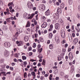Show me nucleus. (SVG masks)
Masks as SVG:
<instances>
[{
    "mask_svg": "<svg viewBox=\"0 0 80 80\" xmlns=\"http://www.w3.org/2000/svg\"><path fill=\"white\" fill-rule=\"evenodd\" d=\"M27 5L28 8H30L31 9H32V8H33V6L31 2H28L27 3Z\"/></svg>",
    "mask_w": 80,
    "mask_h": 80,
    "instance_id": "f257e3e1",
    "label": "nucleus"
},
{
    "mask_svg": "<svg viewBox=\"0 0 80 80\" xmlns=\"http://www.w3.org/2000/svg\"><path fill=\"white\" fill-rule=\"evenodd\" d=\"M53 18L56 20H58L59 17V15L58 13H55L53 15Z\"/></svg>",
    "mask_w": 80,
    "mask_h": 80,
    "instance_id": "f03ea898",
    "label": "nucleus"
},
{
    "mask_svg": "<svg viewBox=\"0 0 80 80\" xmlns=\"http://www.w3.org/2000/svg\"><path fill=\"white\" fill-rule=\"evenodd\" d=\"M0 72H1V73H4V74L3 75V76H6V74H5V73H6V72H5V70L4 68H1L0 69Z\"/></svg>",
    "mask_w": 80,
    "mask_h": 80,
    "instance_id": "7ed1b4c3",
    "label": "nucleus"
},
{
    "mask_svg": "<svg viewBox=\"0 0 80 80\" xmlns=\"http://www.w3.org/2000/svg\"><path fill=\"white\" fill-rule=\"evenodd\" d=\"M10 43L8 42H6L4 43V47L7 48H9L10 47Z\"/></svg>",
    "mask_w": 80,
    "mask_h": 80,
    "instance_id": "20e7f679",
    "label": "nucleus"
},
{
    "mask_svg": "<svg viewBox=\"0 0 80 80\" xmlns=\"http://www.w3.org/2000/svg\"><path fill=\"white\" fill-rule=\"evenodd\" d=\"M61 35L62 38H64L65 37V31L64 30L61 31Z\"/></svg>",
    "mask_w": 80,
    "mask_h": 80,
    "instance_id": "39448f33",
    "label": "nucleus"
},
{
    "mask_svg": "<svg viewBox=\"0 0 80 80\" xmlns=\"http://www.w3.org/2000/svg\"><path fill=\"white\" fill-rule=\"evenodd\" d=\"M45 15L46 16H48L50 14V10L48 9L45 13Z\"/></svg>",
    "mask_w": 80,
    "mask_h": 80,
    "instance_id": "423d86ee",
    "label": "nucleus"
},
{
    "mask_svg": "<svg viewBox=\"0 0 80 80\" xmlns=\"http://www.w3.org/2000/svg\"><path fill=\"white\" fill-rule=\"evenodd\" d=\"M78 38H75L73 41V44H74V45H76V44H77V43H78Z\"/></svg>",
    "mask_w": 80,
    "mask_h": 80,
    "instance_id": "0eeeda50",
    "label": "nucleus"
},
{
    "mask_svg": "<svg viewBox=\"0 0 80 80\" xmlns=\"http://www.w3.org/2000/svg\"><path fill=\"white\" fill-rule=\"evenodd\" d=\"M69 58L70 60H72L73 59V55H72V52H69Z\"/></svg>",
    "mask_w": 80,
    "mask_h": 80,
    "instance_id": "6e6552de",
    "label": "nucleus"
},
{
    "mask_svg": "<svg viewBox=\"0 0 80 80\" xmlns=\"http://www.w3.org/2000/svg\"><path fill=\"white\" fill-rule=\"evenodd\" d=\"M47 23L46 22H44L43 23V24H42V28H46L47 27Z\"/></svg>",
    "mask_w": 80,
    "mask_h": 80,
    "instance_id": "1a4fd4ad",
    "label": "nucleus"
},
{
    "mask_svg": "<svg viewBox=\"0 0 80 80\" xmlns=\"http://www.w3.org/2000/svg\"><path fill=\"white\" fill-rule=\"evenodd\" d=\"M41 8L42 10H44L45 9V6L44 4H41L40 7Z\"/></svg>",
    "mask_w": 80,
    "mask_h": 80,
    "instance_id": "9d476101",
    "label": "nucleus"
},
{
    "mask_svg": "<svg viewBox=\"0 0 80 80\" xmlns=\"http://www.w3.org/2000/svg\"><path fill=\"white\" fill-rule=\"evenodd\" d=\"M31 25V24L30 23V21H28L27 22V24H26L25 27L26 28L27 27H30V25Z\"/></svg>",
    "mask_w": 80,
    "mask_h": 80,
    "instance_id": "9b49d317",
    "label": "nucleus"
},
{
    "mask_svg": "<svg viewBox=\"0 0 80 80\" xmlns=\"http://www.w3.org/2000/svg\"><path fill=\"white\" fill-rule=\"evenodd\" d=\"M57 13H62V10L60 8H58L57 10Z\"/></svg>",
    "mask_w": 80,
    "mask_h": 80,
    "instance_id": "f8f14e48",
    "label": "nucleus"
},
{
    "mask_svg": "<svg viewBox=\"0 0 80 80\" xmlns=\"http://www.w3.org/2000/svg\"><path fill=\"white\" fill-rule=\"evenodd\" d=\"M4 55L6 57L9 55V53L7 51H5L4 52Z\"/></svg>",
    "mask_w": 80,
    "mask_h": 80,
    "instance_id": "ddd939ff",
    "label": "nucleus"
},
{
    "mask_svg": "<svg viewBox=\"0 0 80 80\" xmlns=\"http://www.w3.org/2000/svg\"><path fill=\"white\" fill-rule=\"evenodd\" d=\"M55 25L56 29H57L60 28V24H59L58 23H56Z\"/></svg>",
    "mask_w": 80,
    "mask_h": 80,
    "instance_id": "4468645a",
    "label": "nucleus"
},
{
    "mask_svg": "<svg viewBox=\"0 0 80 80\" xmlns=\"http://www.w3.org/2000/svg\"><path fill=\"white\" fill-rule=\"evenodd\" d=\"M23 42L22 41H20L19 43L18 44V46H23Z\"/></svg>",
    "mask_w": 80,
    "mask_h": 80,
    "instance_id": "2eb2a0df",
    "label": "nucleus"
},
{
    "mask_svg": "<svg viewBox=\"0 0 80 80\" xmlns=\"http://www.w3.org/2000/svg\"><path fill=\"white\" fill-rule=\"evenodd\" d=\"M28 37L26 36L24 37V40L25 42H28Z\"/></svg>",
    "mask_w": 80,
    "mask_h": 80,
    "instance_id": "dca6fc26",
    "label": "nucleus"
},
{
    "mask_svg": "<svg viewBox=\"0 0 80 80\" xmlns=\"http://www.w3.org/2000/svg\"><path fill=\"white\" fill-rule=\"evenodd\" d=\"M62 56H58V61H61V60H62Z\"/></svg>",
    "mask_w": 80,
    "mask_h": 80,
    "instance_id": "f3484780",
    "label": "nucleus"
},
{
    "mask_svg": "<svg viewBox=\"0 0 80 80\" xmlns=\"http://www.w3.org/2000/svg\"><path fill=\"white\" fill-rule=\"evenodd\" d=\"M55 39L56 42H58L59 40V38L58 36H56L55 38Z\"/></svg>",
    "mask_w": 80,
    "mask_h": 80,
    "instance_id": "a211bd4d",
    "label": "nucleus"
},
{
    "mask_svg": "<svg viewBox=\"0 0 80 80\" xmlns=\"http://www.w3.org/2000/svg\"><path fill=\"white\" fill-rule=\"evenodd\" d=\"M75 70V68L74 67H72L71 70L70 71L71 73H72L73 72V71H74Z\"/></svg>",
    "mask_w": 80,
    "mask_h": 80,
    "instance_id": "6ab92c4d",
    "label": "nucleus"
},
{
    "mask_svg": "<svg viewBox=\"0 0 80 80\" xmlns=\"http://www.w3.org/2000/svg\"><path fill=\"white\" fill-rule=\"evenodd\" d=\"M49 47L50 49H53V45L52 44H50L49 46Z\"/></svg>",
    "mask_w": 80,
    "mask_h": 80,
    "instance_id": "aec40b11",
    "label": "nucleus"
},
{
    "mask_svg": "<svg viewBox=\"0 0 80 80\" xmlns=\"http://www.w3.org/2000/svg\"><path fill=\"white\" fill-rule=\"evenodd\" d=\"M64 7H65V4L63 3L60 6L61 8L62 9L63 8H64Z\"/></svg>",
    "mask_w": 80,
    "mask_h": 80,
    "instance_id": "412c9836",
    "label": "nucleus"
},
{
    "mask_svg": "<svg viewBox=\"0 0 80 80\" xmlns=\"http://www.w3.org/2000/svg\"><path fill=\"white\" fill-rule=\"evenodd\" d=\"M38 57L39 59L42 58H43V56H42V54L40 53L38 56Z\"/></svg>",
    "mask_w": 80,
    "mask_h": 80,
    "instance_id": "4be33fe9",
    "label": "nucleus"
},
{
    "mask_svg": "<svg viewBox=\"0 0 80 80\" xmlns=\"http://www.w3.org/2000/svg\"><path fill=\"white\" fill-rule=\"evenodd\" d=\"M11 5L12 6H14V5H13V3L12 2H9L8 3V7H9V6H10Z\"/></svg>",
    "mask_w": 80,
    "mask_h": 80,
    "instance_id": "5701e85b",
    "label": "nucleus"
},
{
    "mask_svg": "<svg viewBox=\"0 0 80 80\" xmlns=\"http://www.w3.org/2000/svg\"><path fill=\"white\" fill-rule=\"evenodd\" d=\"M65 52H62L61 54H60V56L62 57V58H63V56L65 55Z\"/></svg>",
    "mask_w": 80,
    "mask_h": 80,
    "instance_id": "b1692460",
    "label": "nucleus"
},
{
    "mask_svg": "<svg viewBox=\"0 0 80 80\" xmlns=\"http://www.w3.org/2000/svg\"><path fill=\"white\" fill-rule=\"evenodd\" d=\"M52 36L53 35H52V33H50L48 35V37L50 38H52Z\"/></svg>",
    "mask_w": 80,
    "mask_h": 80,
    "instance_id": "393cba45",
    "label": "nucleus"
},
{
    "mask_svg": "<svg viewBox=\"0 0 80 80\" xmlns=\"http://www.w3.org/2000/svg\"><path fill=\"white\" fill-rule=\"evenodd\" d=\"M42 49H43L42 48H41L40 49H38V52H39V53H41V52H42Z\"/></svg>",
    "mask_w": 80,
    "mask_h": 80,
    "instance_id": "a878e982",
    "label": "nucleus"
},
{
    "mask_svg": "<svg viewBox=\"0 0 80 80\" xmlns=\"http://www.w3.org/2000/svg\"><path fill=\"white\" fill-rule=\"evenodd\" d=\"M22 60H24L27 59V57H26V56H22Z\"/></svg>",
    "mask_w": 80,
    "mask_h": 80,
    "instance_id": "bb28decb",
    "label": "nucleus"
},
{
    "mask_svg": "<svg viewBox=\"0 0 80 80\" xmlns=\"http://www.w3.org/2000/svg\"><path fill=\"white\" fill-rule=\"evenodd\" d=\"M3 34V31L0 28V35H2Z\"/></svg>",
    "mask_w": 80,
    "mask_h": 80,
    "instance_id": "cd10ccee",
    "label": "nucleus"
},
{
    "mask_svg": "<svg viewBox=\"0 0 80 80\" xmlns=\"http://www.w3.org/2000/svg\"><path fill=\"white\" fill-rule=\"evenodd\" d=\"M77 32H80V28L79 27H77L76 28Z\"/></svg>",
    "mask_w": 80,
    "mask_h": 80,
    "instance_id": "c85d7f7f",
    "label": "nucleus"
},
{
    "mask_svg": "<svg viewBox=\"0 0 80 80\" xmlns=\"http://www.w3.org/2000/svg\"><path fill=\"white\" fill-rule=\"evenodd\" d=\"M6 21L8 23L10 22V18H9L6 19Z\"/></svg>",
    "mask_w": 80,
    "mask_h": 80,
    "instance_id": "c756f323",
    "label": "nucleus"
},
{
    "mask_svg": "<svg viewBox=\"0 0 80 80\" xmlns=\"http://www.w3.org/2000/svg\"><path fill=\"white\" fill-rule=\"evenodd\" d=\"M31 75L34 77H35V73L34 72H31Z\"/></svg>",
    "mask_w": 80,
    "mask_h": 80,
    "instance_id": "7c9ffc66",
    "label": "nucleus"
},
{
    "mask_svg": "<svg viewBox=\"0 0 80 80\" xmlns=\"http://www.w3.org/2000/svg\"><path fill=\"white\" fill-rule=\"evenodd\" d=\"M39 40L41 42H43V38H42V37H39Z\"/></svg>",
    "mask_w": 80,
    "mask_h": 80,
    "instance_id": "2f4dec72",
    "label": "nucleus"
},
{
    "mask_svg": "<svg viewBox=\"0 0 80 80\" xmlns=\"http://www.w3.org/2000/svg\"><path fill=\"white\" fill-rule=\"evenodd\" d=\"M73 3V1L72 0H70L69 1V3L70 5H71V4Z\"/></svg>",
    "mask_w": 80,
    "mask_h": 80,
    "instance_id": "473e14b6",
    "label": "nucleus"
},
{
    "mask_svg": "<svg viewBox=\"0 0 80 80\" xmlns=\"http://www.w3.org/2000/svg\"><path fill=\"white\" fill-rule=\"evenodd\" d=\"M10 74H11V72H7L6 73H5L6 76H7V75H10Z\"/></svg>",
    "mask_w": 80,
    "mask_h": 80,
    "instance_id": "72a5a7b5",
    "label": "nucleus"
},
{
    "mask_svg": "<svg viewBox=\"0 0 80 80\" xmlns=\"http://www.w3.org/2000/svg\"><path fill=\"white\" fill-rule=\"evenodd\" d=\"M27 73L26 72H24V78H27Z\"/></svg>",
    "mask_w": 80,
    "mask_h": 80,
    "instance_id": "f704fd0d",
    "label": "nucleus"
},
{
    "mask_svg": "<svg viewBox=\"0 0 80 80\" xmlns=\"http://www.w3.org/2000/svg\"><path fill=\"white\" fill-rule=\"evenodd\" d=\"M15 36L16 37H18V32H17L15 34Z\"/></svg>",
    "mask_w": 80,
    "mask_h": 80,
    "instance_id": "c9c22d12",
    "label": "nucleus"
},
{
    "mask_svg": "<svg viewBox=\"0 0 80 80\" xmlns=\"http://www.w3.org/2000/svg\"><path fill=\"white\" fill-rule=\"evenodd\" d=\"M69 39L70 42H72V36L69 38Z\"/></svg>",
    "mask_w": 80,
    "mask_h": 80,
    "instance_id": "e433bc0d",
    "label": "nucleus"
},
{
    "mask_svg": "<svg viewBox=\"0 0 80 80\" xmlns=\"http://www.w3.org/2000/svg\"><path fill=\"white\" fill-rule=\"evenodd\" d=\"M33 48H35L36 47V43H34L33 45Z\"/></svg>",
    "mask_w": 80,
    "mask_h": 80,
    "instance_id": "4c0bfd02",
    "label": "nucleus"
},
{
    "mask_svg": "<svg viewBox=\"0 0 80 80\" xmlns=\"http://www.w3.org/2000/svg\"><path fill=\"white\" fill-rule=\"evenodd\" d=\"M77 73H80V70L79 69H78L77 70Z\"/></svg>",
    "mask_w": 80,
    "mask_h": 80,
    "instance_id": "58836bf2",
    "label": "nucleus"
},
{
    "mask_svg": "<svg viewBox=\"0 0 80 80\" xmlns=\"http://www.w3.org/2000/svg\"><path fill=\"white\" fill-rule=\"evenodd\" d=\"M41 47V45H40V44H39L38 45V49L39 48H40Z\"/></svg>",
    "mask_w": 80,
    "mask_h": 80,
    "instance_id": "ea45409f",
    "label": "nucleus"
},
{
    "mask_svg": "<svg viewBox=\"0 0 80 80\" xmlns=\"http://www.w3.org/2000/svg\"><path fill=\"white\" fill-rule=\"evenodd\" d=\"M19 32L20 33H22V29L20 28L19 30Z\"/></svg>",
    "mask_w": 80,
    "mask_h": 80,
    "instance_id": "a19ab883",
    "label": "nucleus"
},
{
    "mask_svg": "<svg viewBox=\"0 0 80 80\" xmlns=\"http://www.w3.org/2000/svg\"><path fill=\"white\" fill-rule=\"evenodd\" d=\"M23 65H24V66L25 67V65H27V62L25 61L24 62H23Z\"/></svg>",
    "mask_w": 80,
    "mask_h": 80,
    "instance_id": "79ce46f5",
    "label": "nucleus"
},
{
    "mask_svg": "<svg viewBox=\"0 0 80 80\" xmlns=\"http://www.w3.org/2000/svg\"><path fill=\"white\" fill-rule=\"evenodd\" d=\"M24 48L26 50L27 49V45H24Z\"/></svg>",
    "mask_w": 80,
    "mask_h": 80,
    "instance_id": "37998d69",
    "label": "nucleus"
},
{
    "mask_svg": "<svg viewBox=\"0 0 80 80\" xmlns=\"http://www.w3.org/2000/svg\"><path fill=\"white\" fill-rule=\"evenodd\" d=\"M50 40H48L47 41V44H50Z\"/></svg>",
    "mask_w": 80,
    "mask_h": 80,
    "instance_id": "c03bdc74",
    "label": "nucleus"
},
{
    "mask_svg": "<svg viewBox=\"0 0 80 80\" xmlns=\"http://www.w3.org/2000/svg\"><path fill=\"white\" fill-rule=\"evenodd\" d=\"M3 59H0V63H3Z\"/></svg>",
    "mask_w": 80,
    "mask_h": 80,
    "instance_id": "a18cd8bd",
    "label": "nucleus"
},
{
    "mask_svg": "<svg viewBox=\"0 0 80 80\" xmlns=\"http://www.w3.org/2000/svg\"><path fill=\"white\" fill-rule=\"evenodd\" d=\"M33 18V17H32L31 16L28 18V19H32Z\"/></svg>",
    "mask_w": 80,
    "mask_h": 80,
    "instance_id": "49530a36",
    "label": "nucleus"
},
{
    "mask_svg": "<svg viewBox=\"0 0 80 80\" xmlns=\"http://www.w3.org/2000/svg\"><path fill=\"white\" fill-rule=\"evenodd\" d=\"M42 19H43V20H46V19H47V18L45 16H42Z\"/></svg>",
    "mask_w": 80,
    "mask_h": 80,
    "instance_id": "de8ad7c7",
    "label": "nucleus"
},
{
    "mask_svg": "<svg viewBox=\"0 0 80 80\" xmlns=\"http://www.w3.org/2000/svg\"><path fill=\"white\" fill-rule=\"evenodd\" d=\"M62 52H64V53H65V52H66V49H65L63 48L62 49Z\"/></svg>",
    "mask_w": 80,
    "mask_h": 80,
    "instance_id": "09e8293b",
    "label": "nucleus"
},
{
    "mask_svg": "<svg viewBox=\"0 0 80 80\" xmlns=\"http://www.w3.org/2000/svg\"><path fill=\"white\" fill-rule=\"evenodd\" d=\"M77 77H80V75L79 74H76V75Z\"/></svg>",
    "mask_w": 80,
    "mask_h": 80,
    "instance_id": "8fccbe9b",
    "label": "nucleus"
},
{
    "mask_svg": "<svg viewBox=\"0 0 80 80\" xmlns=\"http://www.w3.org/2000/svg\"><path fill=\"white\" fill-rule=\"evenodd\" d=\"M24 18H25L27 17V14H24L23 15Z\"/></svg>",
    "mask_w": 80,
    "mask_h": 80,
    "instance_id": "3c124183",
    "label": "nucleus"
},
{
    "mask_svg": "<svg viewBox=\"0 0 80 80\" xmlns=\"http://www.w3.org/2000/svg\"><path fill=\"white\" fill-rule=\"evenodd\" d=\"M10 69L11 70H13V68L12 67H10Z\"/></svg>",
    "mask_w": 80,
    "mask_h": 80,
    "instance_id": "603ef678",
    "label": "nucleus"
},
{
    "mask_svg": "<svg viewBox=\"0 0 80 80\" xmlns=\"http://www.w3.org/2000/svg\"><path fill=\"white\" fill-rule=\"evenodd\" d=\"M15 57H17V58H18V54H15Z\"/></svg>",
    "mask_w": 80,
    "mask_h": 80,
    "instance_id": "864d4df0",
    "label": "nucleus"
},
{
    "mask_svg": "<svg viewBox=\"0 0 80 80\" xmlns=\"http://www.w3.org/2000/svg\"><path fill=\"white\" fill-rule=\"evenodd\" d=\"M47 22H51V20L50 19H48L47 21Z\"/></svg>",
    "mask_w": 80,
    "mask_h": 80,
    "instance_id": "5fc2aeb1",
    "label": "nucleus"
},
{
    "mask_svg": "<svg viewBox=\"0 0 80 80\" xmlns=\"http://www.w3.org/2000/svg\"><path fill=\"white\" fill-rule=\"evenodd\" d=\"M18 14H19V13L18 12H17L16 13V17H18Z\"/></svg>",
    "mask_w": 80,
    "mask_h": 80,
    "instance_id": "6e6d98bb",
    "label": "nucleus"
},
{
    "mask_svg": "<svg viewBox=\"0 0 80 80\" xmlns=\"http://www.w3.org/2000/svg\"><path fill=\"white\" fill-rule=\"evenodd\" d=\"M30 61H31V62H35L36 61V60H35L34 59H32L31 60H30Z\"/></svg>",
    "mask_w": 80,
    "mask_h": 80,
    "instance_id": "4d7b16f0",
    "label": "nucleus"
},
{
    "mask_svg": "<svg viewBox=\"0 0 80 80\" xmlns=\"http://www.w3.org/2000/svg\"><path fill=\"white\" fill-rule=\"evenodd\" d=\"M50 28H53V25L52 24H51L50 26Z\"/></svg>",
    "mask_w": 80,
    "mask_h": 80,
    "instance_id": "13d9d810",
    "label": "nucleus"
},
{
    "mask_svg": "<svg viewBox=\"0 0 80 80\" xmlns=\"http://www.w3.org/2000/svg\"><path fill=\"white\" fill-rule=\"evenodd\" d=\"M42 73L43 74V75H45V72L44 71H43L42 72Z\"/></svg>",
    "mask_w": 80,
    "mask_h": 80,
    "instance_id": "bf43d9fd",
    "label": "nucleus"
},
{
    "mask_svg": "<svg viewBox=\"0 0 80 80\" xmlns=\"http://www.w3.org/2000/svg\"><path fill=\"white\" fill-rule=\"evenodd\" d=\"M29 56H31L32 55V52H29Z\"/></svg>",
    "mask_w": 80,
    "mask_h": 80,
    "instance_id": "052dcab7",
    "label": "nucleus"
},
{
    "mask_svg": "<svg viewBox=\"0 0 80 80\" xmlns=\"http://www.w3.org/2000/svg\"><path fill=\"white\" fill-rule=\"evenodd\" d=\"M41 63H38V67H40V66H41Z\"/></svg>",
    "mask_w": 80,
    "mask_h": 80,
    "instance_id": "680f3d73",
    "label": "nucleus"
},
{
    "mask_svg": "<svg viewBox=\"0 0 80 80\" xmlns=\"http://www.w3.org/2000/svg\"><path fill=\"white\" fill-rule=\"evenodd\" d=\"M35 21H36L35 19H33L32 20V22H35Z\"/></svg>",
    "mask_w": 80,
    "mask_h": 80,
    "instance_id": "e2e57ef3",
    "label": "nucleus"
},
{
    "mask_svg": "<svg viewBox=\"0 0 80 80\" xmlns=\"http://www.w3.org/2000/svg\"><path fill=\"white\" fill-rule=\"evenodd\" d=\"M65 43V40H63L62 41V44H64V43Z\"/></svg>",
    "mask_w": 80,
    "mask_h": 80,
    "instance_id": "0e129e2a",
    "label": "nucleus"
},
{
    "mask_svg": "<svg viewBox=\"0 0 80 80\" xmlns=\"http://www.w3.org/2000/svg\"><path fill=\"white\" fill-rule=\"evenodd\" d=\"M11 65H12L13 66H14V65H15V63L14 62H12L11 63Z\"/></svg>",
    "mask_w": 80,
    "mask_h": 80,
    "instance_id": "69168bd1",
    "label": "nucleus"
},
{
    "mask_svg": "<svg viewBox=\"0 0 80 80\" xmlns=\"http://www.w3.org/2000/svg\"><path fill=\"white\" fill-rule=\"evenodd\" d=\"M53 69H57V68L58 67L57 66H54V67H52Z\"/></svg>",
    "mask_w": 80,
    "mask_h": 80,
    "instance_id": "338daca9",
    "label": "nucleus"
},
{
    "mask_svg": "<svg viewBox=\"0 0 80 80\" xmlns=\"http://www.w3.org/2000/svg\"><path fill=\"white\" fill-rule=\"evenodd\" d=\"M78 10L80 11V5H79L78 7Z\"/></svg>",
    "mask_w": 80,
    "mask_h": 80,
    "instance_id": "774afa93",
    "label": "nucleus"
}]
</instances>
